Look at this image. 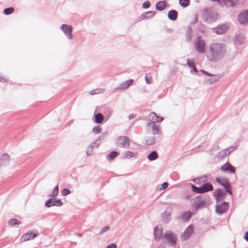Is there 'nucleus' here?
I'll use <instances>...</instances> for the list:
<instances>
[{
  "instance_id": "f257e3e1",
  "label": "nucleus",
  "mask_w": 248,
  "mask_h": 248,
  "mask_svg": "<svg viewBox=\"0 0 248 248\" xmlns=\"http://www.w3.org/2000/svg\"><path fill=\"white\" fill-rule=\"evenodd\" d=\"M225 52L226 46L223 44L213 43L210 45L206 52V56L209 61L217 62L224 57Z\"/></svg>"
},
{
  "instance_id": "f03ea898",
  "label": "nucleus",
  "mask_w": 248,
  "mask_h": 248,
  "mask_svg": "<svg viewBox=\"0 0 248 248\" xmlns=\"http://www.w3.org/2000/svg\"><path fill=\"white\" fill-rule=\"evenodd\" d=\"M163 238L165 241L170 247H174L176 245L177 237L176 234L171 231H167L164 234Z\"/></svg>"
},
{
  "instance_id": "7ed1b4c3",
  "label": "nucleus",
  "mask_w": 248,
  "mask_h": 248,
  "mask_svg": "<svg viewBox=\"0 0 248 248\" xmlns=\"http://www.w3.org/2000/svg\"><path fill=\"white\" fill-rule=\"evenodd\" d=\"M205 41L201 36H199L194 41V46L196 51L200 53L205 52Z\"/></svg>"
},
{
  "instance_id": "20e7f679",
  "label": "nucleus",
  "mask_w": 248,
  "mask_h": 248,
  "mask_svg": "<svg viewBox=\"0 0 248 248\" xmlns=\"http://www.w3.org/2000/svg\"><path fill=\"white\" fill-rule=\"evenodd\" d=\"M201 72H202L204 75H207L210 77L206 79L205 81H206V83H207V84H212L218 81L219 80V78H220L219 75L211 74L203 70H201Z\"/></svg>"
},
{
  "instance_id": "39448f33",
  "label": "nucleus",
  "mask_w": 248,
  "mask_h": 248,
  "mask_svg": "<svg viewBox=\"0 0 248 248\" xmlns=\"http://www.w3.org/2000/svg\"><path fill=\"white\" fill-rule=\"evenodd\" d=\"M60 29L68 39H72L73 38V28L71 26L67 24H62L60 27Z\"/></svg>"
},
{
  "instance_id": "423d86ee",
  "label": "nucleus",
  "mask_w": 248,
  "mask_h": 248,
  "mask_svg": "<svg viewBox=\"0 0 248 248\" xmlns=\"http://www.w3.org/2000/svg\"><path fill=\"white\" fill-rule=\"evenodd\" d=\"M37 231H30L24 234L20 238L21 242H24L27 241L34 239L38 235Z\"/></svg>"
},
{
  "instance_id": "0eeeda50",
  "label": "nucleus",
  "mask_w": 248,
  "mask_h": 248,
  "mask_svg": "<svg viewBox=\"0 0 248 248\" xmlns=\"http://www.w3.org/2000/svg\"><path fill=\"white\" fill-rule=\"evenodd\" d=\"M117 145L122 148H127L130 145L129 139L125 136L119 137L117 140Z\"/></svg>"
},
{
  "instance_id": "6e6552de",
  "label": "nucleus",
  "mask_w": 248,
  "mask_h": 248,
  "mask_svg": "<svg viewBox=\"0 0 248 248\" xmlns=\"http://www.w3.org/2000/svg\"><path fill=\"white\" fill-rule=\"evenodd\" d=\"M62 204V202L60 199L53 198L48 199L46 202L45 206L48 208L52 206L60 207Z\"/></svg>"
},
{
  "instance_id": "1a4fd4ad",
  "label": "nucleus",
  "mask_w": 248,
  "mask_h": 248,
  "mask_svg": "<svg viewBox=\"0 0 248 248\" xmlns=\"http://www.w3.org/2000/svg\"><path fill=\"white\" fill-rule=\"evenodd\" d=\"M237 148V146H232L228 147V148L220 151L217 157L219 159L223 158L225 156L229 155L230 153L235 150Z\"/></svg>"
},
{
  "instance_id": "9d476101",
  "label": "nucleus",
  "mask_w": 248,
  "mask_h": 248,
  "mask_svg": "<svg viewBox=\"0 0 248 248\" xmlns=\"http://www.w3.org/2000/svg\"><path fill=\"white\" fill-rule=\"evenodd\" d=\"M229 28V26L228 24H221L216 28L212 29L214 32L217 34H221L226 32Z\"/></svg>"
},
{
  "instance_id": "9b49d317",
  "label": "nucleus",
  "mask_w": 248,
  "mask_h": 248,
  "mask_svg": "<svg viewBox=\"0 0 248 248\" xmlns=\"http://www.w3.org/2000/svg\"><path fill=\"white\" fill-rule=\"evenodd\" d=\"M238 21L241 24H246L248 23V10L242 11L238 15Z\"/></svg>"
},
{
  "instance_id": "f8f14e48",
  "label": "nucleus",
  "mask_w": 248,
  "mask_h": 248,
  "mask_svg": "<svg viewBox=\"0 0 248 248\" xmlns=\"http://www.w3.org/2000/svg\"><path fill=\"white\" fill-rule=\"evenodd\" d=\"M216 180L217 182L219 183L222 186H223L225 188L226 191L229 194H230V195H232L231 186L229 182L227 180H220L219 178H217Z\"/></svg>"
},
{
  "instance_id": "ddd939ff",
  "label": "nucleus",
  "mask_w": 248,
  "mask_h": 248,
  "mask_svg": "<svg viewBox=\"0 0 248 248\" xmlns=\"http://www.w3.org/2000/svg\"><path fill=\"white\" fill-rule=\"evenodd\" d=\"M172 209L170 207H168L164 212L162 214V221L165 223H168L171 218V213Z\"/></svg>"
},
{
  "instance_id": "4468645a",
  "label": "nucleus",
  "mask_w": 248,
  "mask_h": 248,
  "mask_svg": "<svg viewBox=\"0 0 248 248\" xmlns=\"http://www.w3.org/2000/svg\"><path fill=\"white\" fill-rule=\"evenodd\" d=\"M193 232V227L192 226H189L181 235V238L182 240L187 239L192 234Z\"/></svg>"
},
{
  "instance_id": "2eb2a0df",
  "label": "nucleus",
  "mask_w": 248,
  "mask_h": 248,
  "mask_svg": "<svg viewBox=\"0 0 248 248\" xmlns=\"http://www.w3.org/2000/svg\"><path fill=\"white\" fill-rule=\"evenodd\" d=\"M228 208V203L224 202L220 205L216 206V212L218 214H222L225 212Z\"/></svg>"
},
{
  "instance_id": "dca6fc26",
  "label": "nucleus",
  "mask_w": 248,
  "mask_h": 248,
  "mask_svg": "<svg viewBox=\"0 0 248 248\" xmlns=\"http://www.w3.org/2000/svg\"><path fill=\"white\" fill-rule=\"evenodd\" d=\"M147 126L151 129V131L154 135L159 134L161 132V129L159 126L155 125L154 122L148 123L147 124Z\"/></svg>"
},
{
  "instance_id": "f3484780",
  "label": "nucleus",
  "mask_w": 248,
  "mask_h": 248,
  "mask_svg": "<svg viewBox=\"0 0 248 248\" xmlns=\"http://www.w3.org/2000/svg\"><path fill=\"white\" fill-rule=\"evenodd\" d=\"M221 170L224 172H228L230 173H234L235 169L229 163H226L221 167Z\"/></svg>"
},
{
  "instance_id": "a211bd4d",
  "label": "nucleus",
  "mask_w": 248,
  "mask_h": 248,
  "mask_svg": "<svg viewBox=\"0 0 248 248\" xmlns=\"http://www.w3.org/2000/svg\"><path fill=\"white\" fill-rule=\"evenodd\" d=\"M205 201L206 200L203 197H197L192 206L195 209H198L203 206L205 203Z\"/></svg>"
},
{
  "instance_id": "6ab92c4d",
  "label": "nucleus",
  "mask_w": 248,
  "mask_h": 248,
  "mask_svg": "<svg viewBox=\"0 0 248 248\" xmlns=\"http://www.w3.org/2000/svg\"><path fill=\"white\" fill-rule=\"evenodd\" d=\"M222 3L227 7H233L237 5L239 0H221Z\"/></svg>"
},
{
  "instance_id": "aec40b11",
  "label": "nucleus",
  "mask_w": 248,
  "mask_h": 248,
  "mask_svg": "<svg viewBox=\"0 0 248 248\" xmlns=\"http://www.w3.org/2000/svg\"><path fill=\"white\" fill-rule=\"evenodd\" d=\"M10 159V156L7 154L5 153L2 154L0 158V165H6L9 163Z\"/></svg>"
},
{
  "instance_id": "412c9836",
  "label": "nucleus",
  "mask_w": 248,
  "mask_h": 248,
  "mask_svg": "<svg viewBox=\"0 0 248 248\" xmlns=\"http://www.w3.org/2000/svg\"><path fill=\"white\" fill-rule=\"evenodd\" d=\"M213 189V186L210 183H206L201 186L202 193H205L208 191H212Z\"/></svg>"
},
{
  "instance_id": "4be33fe9",
  "label": "nucleus",
  "mask_w": 248,
  "mask_h": 248,
  "mask_svg": "<svg viewBox=\"0 0 248 248\" xmlns=\"http://www.w3.org/2000/svg\"><path fill=\"white\" fill-rule=\"evenodd\" d=\"M162 229L158 227L154 229V235L156 240H160L163 238L164 235L162 234Z\"/></svg>"
},
{
  "instance_id": "5701e85b",
  "label": "nucleus",
  "mask_w": 248,
  "mask_h": 248,
  "mask_svg": "<svg viewBox=\"0 0 248 248\" xmlns=\"http://www.w3.org/2000/svg\"><path fill=\"white\" fill-rule=\"evenodd\" d=\"M192 214L190 211L184 212L181 215V218L184 221H187L191 218Z\"/></svg>"
},
{
  "instance_id": "b1692460",
  "label": "nucleus",
  "mask_w": 248,
  "mask_h": 248,
  "mask_svg": "<svg viewBox=\"0 0 248 248\" xmlns=\"http://www.w3.org/2000/svg\"><path fill=\"white\" fill-rule=\"evenodd\" d=\"M177 12L174 10L170 11L168 14V18L172 21H174L177 19Z\"/></svg>"
},
{
  "instance_id": "393cba45",
  "label": "nucleus",
  "mask_w": 248,
  "mask_h": 248,
  "mask_svg": "<svg viewBox=\"0 0 248 248\" xmlns=\"http://www.w3.org/2000/svg\"><path fill=\"white\" fill-rule=\"evenodd\" d=\"M133 82V79L127 80L120 85V88L122 90H125L128 88Z\"/></svg>"
},
{
  "instance_id": "a878e982",
  "label": "nucleus",
  "mask_w": 248,
  "mask_h": 248,
  "mask_svg": "<svg viewBox=\"0 0 248 248\" xmlns=\"http://www.w3.org/2000/svg\"><path fill=\"white\" fill-rule=\"evenodd\" d=\"M225 195V192L220 189H217L215 190L214 193V196L217 201L219 200L220 198H221Z\"/></svg>"
},
{
  "instance_id": "bb28decb",
  "label": "nucleus",
  "mask_w": 248,
  "mask_h": 248,
  "mask_svg": "<svg viewBox=\"0 0 248 248\" xmlns=\"http://www.w3.org/2000/svg\"><path fill=\"white\" fill-rule=\"evenodd\" d=\"M136 153L126 151L123 154V158L125 159H129L136 156Z\"/></svg>"
},
{
  "instance_id": "cd10ccee",
  "label": "nucleus",
  "mask_w": 248,
  "mask_h": 248,
  "mask_svg": "<svg viewBox=\"0 0 248 248\" xmlns=\"http://www.w3.org/2000/svg\"><path fill=\"white\" fill-rule=\"evenodd\" d=\"M156 138L154 135H150L147 137L146 144L149 145H153L155 142Z\"/></svg>"
},
{
  "instance_id": "c85d7f7f",
  "label": "nucleus",
  "mask_w": 248,
  "mask_h": 248,
  "mask_svg": "<svg viewBox=\"0 0 248 248\" xmlns=\"http://www.w3.org/2000/svg\"><path fill=\"white\" fill-rule=\"evenodd\" d=\"M245 40V38L244 36L241 34H239L235 37L234 41L235 44L241 45L244 43Z\"/></svg>"
},
{
  "instance_id": "c756f323",
  "label": "nucleus",
  "mask_w": 248,
  "mask_h": 248,
  "mask_svg": "<svg viewBox=\"0 0 248 248\" xmlns=\"http://www.w3.org/2000/svg\"><path fill=\"white\" fill-rule=\"evenodd\" d=\"M166 4L165 0L159 1L156 4V9L158 11H162L166 8Z\"/></svg>"
},
{
  "instance_id": "7c9ffc66",
  "label": "nucleus",
  "mask_w": 248,
  "mask_h": 248,
  "mask_svg": "<svg viewBox=\"0 0 248 248\" xmlns=\"http://www.w3.org/2000/svg\"><path fill=\"white\" fill-rule=\"evenodd\" d=\"M158 157L157 153L156 151H153L148 155L147 158L150 161H154Z\"/></svg>"
},
{
  "instance_id": "2f4dec72",
  "label": "nucleus",
  "mask_w": 248,
  "mask_h": 248,
  "mask_svg": "<svg viewBox=\"0 0 248 248\" xmlns=\"http://www.w3.org/2000/svg\"><path fill=\"white\" fill-rule=\"evenodd\" d=\"M155 15V12L153 11H148L142 14V16L143 19H147L152 17Z\"/></svg>"
},
{
  "instance_id": "473e14b6",
  "label": "nucleus",
  "mask_w": 248,
  "mask_h": 248,
  "mask_svg": "<svg viewBox=\"0 0 248 248\" xmlns=\"http://www.w3.org/2000/svg\"><path fill=\"white\" fill-rule=\"evenodd\" d=\"M103 116L102 114L99 113L95 116V121L97 124H100L103 120Z\"/></svg>"
},
{
  "instance_id": "72a5a7b5",
  "label": "nucleus",
  "mask_w": 248,
  "mask_h": 248,
  "mask_svg": "<svg viewBox=\"0 0 248 248\" xmlns=\"http://www.w3.org/2000/svg\"><path fill=\"white\" fill-rule=\"evenodd\" d=\"M179 4L184 7H186L189 5V0H179Z\"/></svg>"
},
{
  "instance_id": "f704fd0d",
  "label": "nucleus",
  "mask_w": 248,
  "mask_h": 248,
  "mask_svg": "<svg viewBox=\"0 0 248 248\" xmlns=\"http://www.w3.org/2000/svg\"><path fill=\"white\" fill-rule=\"evenodd\" d=\"M145 81L148 84H150L153 82L152 77L150 74H147L145 76Z\"/></svg>"
},
{
  "instance_id": "c9c22d12",
  "label": "nucleus",
  "mask_w": 248,
  "mask_h": 248,
  "mask_svg": "<svg viewBox=\"0 0 248 248\" xmlns=\"http://www.w3.org/2000/svg\"><path fill=\"white\" fill-rule=\"evenodd\" d=\"M9 224L10 225H19L21 224V222L16 219H11L9 221Z\"/></svg>"
},
{
  "instance_id": "e433bc0d",
  "label": "nucleus",
  "mask_w": 248,
  "mask_h": 248,
  "mask_svg": "<svg viewBox=\"0 0 248 248\" xmlns=\"http://www.w3.org/2000/svg\"><path fill=\"white\" fill-rule=\"evenodd\" d=\"M168 186V184L167 182H164L161 184V186L157 187V189L159 191H161L165 189Z\"/></svg>"
},
{
  "instance_id": "4c0bfd02",
  "label": "nucleus",
  "mask_w": 248,
  "mask_h": 248,
  "mask_svg": "<svg viewBox=\"0 0 248 248\" xmlns=\"http://www.w3.org/2000/svg\"><path fill=\"white\" fill-rule=\"evenodd\" d=\"M14 10V9L13 7L7 8L4 9V13L6 15H10L13 13Z\"/></svg>"
},
{
  "instance_id": "58836bf2",
  "label": "nucleus",
  "mask_w": 248,
  "mask_h": 248,
  "mask_svg": "<svg viewBox=\"0 0 248 248\" xmlns=\"http://www.w3.org/2000/svg\"><path fill=\"white\" fill-rule=\"evenodd\" d=\"M192 190L194 192L197 193H202V191L201 190V187H198L196 186H195L192 185L191 186Z\"/></svg>"
},
{
  "instance_id": "ea45409f",
  "label": "nucleus",
  "mask_w": 248,
  "mask_h": 248,
  "mask_svg": "<svg viewBox=\"0 0 248 248\" xmlns=\"http://www.w3.org/2000/svg\"><path fill=\"white\" fill-rule=\"evenodd\" d=\"M58 194V186H57L55 188L53 189L52 192L51 193V194H50V195H49V197H56V196H57Z\"/></svg>"
},
{
  "instance_id": "a19ab883",
  "label": "nucleus",
  "mask_w": 248,
  "mask_h": 248,
  "mask_svg": "<svg viewBox=\"0 0 248 248\" xmlns=\"http://www.w3.org/2000/svg\"><path fill=\"white\" fill-rule=\"evenodd\" d=\"M93 131L95 134H99L101 132L102 129L99 126H95L93 128Z\"/></svg>"
},
{
  "instance_id": "79ce46f5",
  "label": "nucleus",
  "mask_w": 248,
  "mask_h": 248,
  "mask_svg": "<svg viewBox=\"0 0 248 248\" xmlns=\"http://www.w3.org/2000/svg\"><path fill=\"white\" fill-rule=\"evenodd\" d=\"M149 117L150 120L153 121L152 122L155 123V117H156V114L154 112H151V113H150Z\"/></svg>"
},
{
  "instance_id": "37998d69",
  "label": "nucleus",
  "mask_w": 248,
  "mask_h": 248,
  "mask_svg": "<svg viewBox=\"0 0 248 248\" xmlns=\"http://www.w3.org/2000/svg\"><path fill=\"white\" fill-rule=\"evenodd\" d=\"M118 155V153L117 152L112 151L110 153L109 156L111 159H113L114 158H115Z\"/></svg>"
},
{
  "instance_id": "c03bdc74",
  "label": "nucleus",
  "mask_w": 248,
  "mask_h": 248,
  "mask_svg": "<svg viewBox=\"0 0 248 248\" xmlns=\"http://www.w3.org/2000/svg\"><path fill=\"white\" fill-rule=\"evenodd\" d=\"M70 193V191L66 188H64L61 191L62 195L63 196H66Z\"/></svg>"
},
{
  "instance_id": "a18cd8bd",
  "label": "nucleus",
  "mask_w": 248,
  "mask_h": 248,
  "mask_svg": "<svg viewBox=\"0 0 248 248\" xmlns=\"http://www.w3.org/2000/svg\"><path fill=\"white\" fill-rule=\"evenodd\" d=\"M110 229V227L109 226H106L104 227L100 231L99 234H102L103 233L109 230Z\"/></svg>"
},
{
  "instance_id": "49530a36",
  "label": "nucleus",
  "mask_w": 248,
  "mask_h": 248,
  "mask_svg": "<svg viewBox=\"0 0 248 248\" xmlns=\"http://www.w3.org/2000/svg\"><path fill=\"white\" fill-rule=\"evenodd\" d=\"M151 5L149 1H146L142 4V7L145 9L148 8Z\"/></svg>"
},
{
  "instance_id": "de8ad7c7",
  "label": "nucleus",
  "mask_w": 248,
  "mask_h": 248,
  "mask_svg": "<svg viewBox=\"0 0 248 248\" xmlns=\"http://www.w3.org/2000/svg\"><path fill=\"white\" fill-rule=\"evenodd\" d=\"M187 64L189 66V67L192 68L194 65V62L190 61L189 60H187Z\"/></svg>"
},
{
  "instance_id": "09e8293b",
  "label": "nucleus",
  "mask_w": 248,
  "mask_h": 248,
  "mask_svg": "<svg viewBox=\"0 0 248 248\" xmlns=\"http://www.w3.org/2000/svg\"><path fill=\"white\" fill-rule=\"evenodd\" d=\"M163 117H159L156 115V117H155V122H157V123L161 122V121H163Z\"/></svg>"
},
{
  "instance_id": "8fccbe9b",
  "label": "nucleus",
  "mask_w": 248,
  "mask_h": 248,
  "mask_svg": "<svg viewBox=\"0 0 248 248\" xmlns=\"http://www.w3.org/2000/svg\"><path fill=\"white\" fill-rule=\"evenodd\" d=\"M106 248H117V245L115 244L108 245Z\"/></svg>"
},
{
  "instance_id": "3c124183",
  "label": "nucleus",
  "mask_w": 248,
  "mask_h": 248,
  "mask_svg": "<svg viewBox=\"0 0 248 248\" xmlns=\"http://www.w3.org/2000/svg\"><path fill=\"white\" fill-rule=\"evenodd\" d=\"M100 90H100V89H97V90H96L95 91H91V92H90V94H91V95H93V94H96V93H100V92H99V91H100Z\"/></svg>"
},
{
  "instance_id": "603ef678",
  "label": "nucleus",
  "mask_w": 248,
  "mask_h": 248,
  "mask_svg": "<svg viewBox=\"0 0 248 248\" xmlns=\"http://www.w3.org/2000/svg\"><path fill=\"white\" fill-rule=\"evenodd\" d=\"M245 239L248 242V231L247 232L245 233Z\"/></svg>"
},
{
  "instance_id": "864d4df0",
  "label": "nucleus",
  "mask_w": 248,
  "mask_h": 248,
  "mask_svg": "<svg viewBox=\"0 0 248 248\" xmlns=\"http://www.w3.org/2000/svg\"><path fill=\"white\" fill-rule=\"evenodd\" d=\"M192 69L193 72H194L196 73H197L198 72V71L195 66H194Z\"/></svg>"
},
{
  "instance_id": "5fc2aeb1",
  "label": "nucleus",
  "mask_w": 248,
  "mask_h": 248,
  "mask_svg": "<svg viewBox=\"0 0 248 248\" xmlns=\"http://www.w3.org/2000/svg\"><path fill=\"white\" fill-rule=\"evenodd\" d=\"M158 248H165V244H161L159 247Z\"/></svg>"
},
{
  "instance_id": "6e6d98bb",
  "label": "nucleus",
  "mask_w": 248,
  "mask_h": 248,
  "mask_svg": "<svg viewBox=\"0 0 248 248\" xmlns=\"http://www.w3.org/2000/svg\"><path fill=\"white\" fill-rule=\"evenodd\" d=\"M213 1H216L218 2L219 3L223 4L222 2L220 0H213Z\"/></svg>"
},
{
  "instance_id": "4d7b16f0",
  "label": "nucleus",
  "mask_w": 248,
  "mask_h": 248,
  "mask_svg": "<svg viewBox=\"0 0 248 248\" xmlns=\"http://www.w3.org/2000/svg\"><path fill=\"white\" fill-rule=\"evenodd\" d=\"M190 196L189 195H186L185 197V199H189L190 198Z\"/></svg>"
},
{
  "instance_id": "13d9d810",
  "label": "nucleus",
  "mask_w": 248,
  "mask_h": 248,
  "mask_svg": "<svg viewBox=\"0 0 248 248\" xmlns=\"http://www.w3.org/2000/svg\"><path fill=\"white\" fill-rule=\"evenodd\" d=\"M133 118H134V116L133 115H129V119H132Z\"/></svg>"
},
{
  "instance_id": "bf43d9fd",
  "label": "nucleus",
  "mask_w": 248,
  "mask_h": 248,
  "mask_svg": "<svg viewBox=\"0 0 248 248\" xmlns=\"http://www.w3.org/2000/svg\"><path fill=\"white\" fill-rule=\"evenodd\" d=\"M3 80L5 81L4 78L0 77V81H2Z\"/></svg>"
},
{
  "instance_id": "052dcab7",
  "label": "nucleus",
  "mask_w": 248,
  "mask_h": 248,
  "mask_svg": "<svg viewBox=\"0 0 248 248\" xmlns=\"http://www.w3.org/2000/svg\"><path fill=\"white\" fill-rule=\"evenodd\" d=\"M87 155H90V154H89V152H88L87 153Z\"/></svg>"
},
{
  "instance_id": "680f3d73",
  "label": "nucleus",
  "mask_w": 248,
  "mask_h": 248,
  "mask_svg": "<svg viewBox=\"0 0 248 248\" xmlns=\"http://www.w3.org/2000/svg\"><path fill=\"white\" fill-rule=\"evenodd\" d=\"M87 155H90V154H89V152H88L87 153Z\"/></svg>"
}]
</instances>
